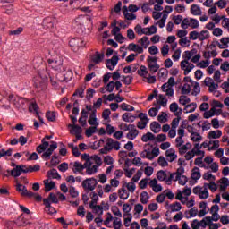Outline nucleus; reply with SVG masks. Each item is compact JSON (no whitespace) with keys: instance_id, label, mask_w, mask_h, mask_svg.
Wrapping results in <instances>:
<instances>
[{"instance_id":"nucleus-1","label":"nucleus","mask_w":229,"mask_h":229,"mask_svg":"<svg viewBox=\"0 0 229 229\" xmlns=\"http://www.w3.org/2000/svg\"><path fill=\"white\" fill-rule=\"evenodd\" d=\"M94 164H100L99 158L92 157L84 164L76 161L73 163L72 171L75 174H82L83 169H86V174H88V176H92V174L98 173V166H92Z\"/></svg>"},{"instance_id":"nucleus-2","label":"nucleus","mask_w":229,"mask_h":229,"mask_svg":"<svg viewBox=\"0 0 229 229\" xmlns=\"http://www.w3.org/2000/svg\"><path fill=\"white\" fill-rule=\"evenodd\" d=\"M178 149L181 155H184V158L186 160H192L196 157V155L203 156V150H201L202 145L195 144L192 148L191 144H179Z\"/></svg>"},{"instance_id":"nucleus-3","label":"nucleus","mask_w":229,"mask_h":229,"mask_svg":"<svg viewBox=\"0 0 229 229\" xmlns=\"http://www.w3.org/2000/svg\"><path fill=\"white\" fill-rule=\"evenodd\" d=\"M58 148V145L56 144H40L39 146L37 147V151L38 153H43L42 154V158L44 160H49L51 158V156L53 155V151Z\"/></svg>"},{"instance_id":"nucleus-4","label":"nucleus","mask_w":229,"mask_h":229,"mask_svg":"<svg viewBox=\"0 0 229 229\" xmlns=\"http://www.w3.org/2000/svg\"><path fill=\"white\" fill-rule=\"evenodd\" d=\"M160 155V148L158 147H153V145H146L145 149L141 152L142 158H148L153 160V158Z\"/></svg>"},{"instance_id":"nucleus-5","label":"nucleus","mask_w":229,"mask_h":229,"mask_svg":"<svg viewBox=\"0 0 229 229\" xmlns=\"http://www.w3.org/2000/svg\"><path fill=\"white\" fill-rule=\"evenodd\" d=\"M185 169L179 167L176 172L173 173L172 182H179V185H185L187 183V176L183 175Z\"/></svg>"},{"instance_id":"nucleus-6","label":"nucleus","mask_w":229,"mask_h":229,"mask_svg":"<svg viewBox=\"0 0 229 229\" xmlns=\"http://www.w3.org/2000/svg\"><path fill=\"white\" fill-rule=\"evenodd\" d=\"M142 174H144V172L142 169H140L137 171L136 174L131 178V182L126 183V188L129 192H135V189H137V182L142 178Z\"/></svg>"},{"instance_id":"nucleus-7","label":"nucleus","mask_w":229,"mask_h":229,"mask_svg":"<svg viewBox=\"0 0 229 229\" xmlns=\"http://www.w3.org/2000/svg\"><path fill=\"white\" fill-rule=\"evenodd\" d=\"M172 176L173 173L164 170H160L157 174V180H159V182H165L166 185H171L173 183Z\"/></svg>"},{"instance_id":"nucleus-8","label":"nucleus","mask_w":229,"mask_h":229,"mask_svg":"<svg viewBox=\"0 0 229 229\" xmlns=\"http://www.w3.org/2000/svg\"><path fill=\"white\" fill-rule=\"evenodd\" d=\"M98 186V180L94 177L88 178L82 181V187L84 191H94Z\"/></svg>"},{"instance_id":"nucleus-9","label":"nucleus","mask_w":229,"mask_h":229,"mask_svg":"<svg viewBox=\"0 0 229 229\" xmlns=\"http://www.w3.org/2000/svg\"><path fill=\"white\" fill-rule=\"evenodd\" d=\"M193 194L199 196V199H207L209 196L208 190L205 185L203 187L196 186L195 188H193Z\"/></svg>"},{"instance_id":"nucleus-10","label":"nucleus","mask_w":229,"mask_h":229,"mask_svg":"<svg viewBox=\"0 0 229 229\" xmlns=\"http://www.w3.org/2000/svg\"><path fill=\"white\" fill-rule=\"evenodd\" d=\"M192 194V190L189 187L183 188V190H178L175 195V199L178 201H183L185 198H189Z\"/></svg>"},{"instance_id":"nucleus-11","label":"nucleus","mask_w":229,"mask_h":229,"mask_svg":"<svg viewBox=\"0 0 229 229\" xmlns=\"http://www.w3.org/2000/svg\"><path fill=\"white\" fill-rule=\"evenodd\" d=\"M204 164L208 165V169H210L212 173H217V171H219V165L214 162V158L210 156L204 158Z\"/></svg>"},{"instance_id":"nucleus-12","label":"nucleus","mask_w":229,"mask_h":229,"mask_svg":"<svg viewBox=\"0 0 229 229\" xmlns=\"http://www.w3.org/2000/svg\"><path fill=\"white\" fill-rule=\"evenodd\" d=\"M208 223H210V218H203L202 220H198V219H194L191 222V228L192 229H205L207 228V225H208Z\"/></svg>"},{"instance_id":"nucleus-13","label":"nucleus","mask_w":229,"mask_h":229,"mask_svg":"<svg viewBox=\"0 0 229 229\" xmlns=\"http://www.w3.org/2000/svg\"><path fill=\"white\" fill-rule=\"evenodd\" d=\"M81 158L82 160H86L85 162H89V160H91V158H98V160L100 161V164L93 163V165H91V167H97V172L99 171V167L103 165V159H101V157H99L98 156L95 155L90 157V155L89 154H82Z\"/></svg>"},{"instance_id":"nucleus-14","label":"nucleus","mask_w":229,"mask_h":229,"mask_svg":"<svg viewBox=\"0 0 229 229\" xmlns=\"http://www.w3.org/2000/svg\"><path fill=\"white\" fill-rule=\"evenodd\" d=\"M16 191L21 192V196H27V198H33V196H35V193L29 191L26 186L21 183L16 184Z\"/></svg>"},{"instance_id":"nucleus-15","label":"nucleus","mask_w":229,"mask_h":229,"mask_svg":"<svg viewBox=\"0 0 229 229\" xmlns=\"http://www.w3.org/2000/svg\"><path fill=\"white\" fill-rule=\"evenodd\" d=\"M14 222L18 228L28 226V225H30V220L24 215L18 216Z\"/></svg>"},{"instance_id":"nucleus-16","label":"nucleus","mask_w":229,"mask_h":229,"mask_svg":"<svg viewBox=\"0 0 229 229\" xmlns=\"http://www.w3.org/2000/svg\"><path fill=\"white\" fill-rule=\"evenodd\" d=\"M181 69L184 71V76H187L194 69V64L189 63L187 60H183L181 62Z\"/></svg>"},{"instance_id":"nucleus-17","label":"nucleus","mask_w":229,"mask_h":229,"mask_svg":"<svg viewBox=\"0 0 229 229\" xmlns=\"http://www.w3.org/2000/svg\"><path fill=\"white\" fill-rule=\"evenodd\" d=\"M24 171H26V165H16L13 170H11V176H13V178H19Z\"/></svg>"},{"instance_id":"nucleus-18","label":"nucleus","mask_w":229,"mask_h":229,"mask_svg":"<svg viewBox=\"0 0 229 229\" xmlns=\"http://www.w3.org/2000/svg\"><path fill=\"white\" fill-rule=\"evenodd\" d=\"M118 62H119V56L114 55L111 59H107L106 61V66L107 67V69H109V71H114Z\"/></svg>"},{"instance_id":"nucleus-19","label":"nucleus","mask_w":229,"mask_h":229,"mask_svg":"<svg viewBox=\"0 0 229 229\" xmlns=\"http://www.w3.org/2000/svg\"><path fill=\"white\" fill-rule=\"evenodd\" d=\"M115 149L116 151H119L121 149L120 144H106L103 148L100 149L101 155H106V153H109V151H112V149Z\"/></svg>"},{"instance_id":"nucleus-20","label":"nucleus","mask_w":229,"mask_h":229,"mask_svg":"<svg viewBox=\"0 0 229 229\" xmlns=\"http://www.w3.org/2000/svg\"><path fill=\"white\" fill-rule=\"evenodd\" d=\"M195 157H199L195 159V165H198V167H201L202 169H208V165L205 164V160L203 161V158L205 157V151H203V155H195Z\"/></svg>"},{"instance_id":"nucleus-21","label":"nucleus","mask_w":229,"mask_h":229,"mask_svg":"<svg viewBox=\"0 0 229 229\" xmlns=\"http://www.w3.org/2000/svg\"><path fill=\"white\" fill-rule=\"evenodd\" d=\"M148 185L154 192H162V184H158V180L151 179Z\"/></svg>"},{"instance_id":"nucleus-22","label":"nucleus","mask_w":229,"mask_h":229,"mask_svg":"<svg viewBox=\"0 0 229 229\" xmlns=\"http://www.w3.org/2000/svg\"><path fill=\"white\" fill-rule=\"evenodd\" d=\"M229 187V179L223 177L218 181V189L221 192H225Z\"/></svg>"},{"instance_id":"nucleus-23","label":"nucleus","mask_w":229,"mask_h":229,"mask_svg":"<svg viewBox=\"0 0 229 229\" xmlns=\"http://www.w3.org/2000/svg\"><path fill=\"white\" fill-rule=\"evenodd\" d=\"M29 142V144H31V142H34L33 140H30L29 138H26L24 136H21L19 139H13L10 140V144H26Z\"/></svg>"},{"instance_id":"nucleus-24","label":"nucleus","mask_w":229,"mask_h":229,"mask_svg":"<svg viewBox=\"0 0 229 229\" xmlns=\"http://www.w3.org/2000/svg\"><path fill=\"white\" fill-rule=\"evenodd\" d=\"M43 203L46 207L45 211L47 214H56V209L53 206H51V201L49 200V199H44Z\"/></svg>"},{"instance_id":"nucleus-25","label":"nucleus","mask_w":229,"mask_h":229,"mask_svg":"<svg viewBox=\"0 0 229 229\" xmlns=\"http://www.w3.org/2000/svg\"><path fill=\"white\" fill-rule=\"evenodd\" d=\"M9 103H13L16 108H20V106L17 103H24V98L15 97L13 94L9 95L8 97Z\"/></svg>"},{"instance_id":"nucleus-26","label":"nucleus","mask_w":229,"mask_h":229,"mask_svg":"<svg viewBox=\"0 0 229 229\" xmlns=\"http://www.w3.org/2000/svg\"><path fill=\"white\" fill-rule=\"evenodd\" d=\"M166 160L168 162H174L176 158H178V155H176V151L173 148L167 149L165 152Z\"/></svg>"},{"instance_id":"nucleus-27","label":"nucleus","mask_w":229,"mask_h":229,"mask_svg":"<svg viewBox=\"0 0 229 229\" xmlns=\"http://www.w3.org/2000/svg\"><path fill=\"white\" fill-rule=\"evenodd\" d=\"M144 206H142V204L138 203L134 205L133 216L135 217V219H139V217H140V214H142Z\"/></svg>"},{"instance_id":"nucleus-28","label":"nucleus","mask_w":229,"mask_h":229,"mask_svg":"<svg viewBox=\"0 0 229 229\" xmlns=\"http://www.w3.org/2000/svg\"><path fill=\"white\" fill-rule=\"evenodd\" d=\"M127 49L129 51H134L138 53L139 55H141V53H144V48L137 44L130 43Z\"/></svg>"},{"instance_id":"nucleus-29","label":"nucleus","mask_w":229,"mask_h":229,"mask_svg":"<svg viewBox=\"0 0 229 229\" xmlns=\"http://www.w3.org/2000/svg\"><path fill=\"white\" fill-rule=\"evenodd\" d=\"M53 18L52 17H47L43 20L42 21V27L45 30H51V28H53V26H55V24L53 23Z\"/></svg>"},{"instance_id":"nucleus-30","label":"nucleus","mask_w":229,"mask_h":229,"mask_svg":"<svg viewBox=\"0 0 229 229\" xmlns=\"http://www.w3.org/2000/svg\"><path fill=\"white\" fill-rule=\"evenodd\" d=\"M104 58H105V54H99V52L97 51L95 55L91 56V61L93 62V64H101Z\"/></svg>"},{"instance_id":"nucleus-31","label":"nucleus","mask_w":229,"mask_h":229,"mask_svg":"<svg viewBox=\"0 0 229 229\" xmlns=\"http://www.w3.org/2000/svg\"><path fill=\"white\" fill-rule=\"evenodd\" d=\"M123 13L127 21H135L137 19V15L128 13V7L126 5L123 7Z\"/></svg>"},{"instance_id":"nucleus-32","label":"nucleus","mask_w":229,"mask_h":229,"mask_svg":"<svg viewBox=\"0 0 229 229\" xmlns=\"http://www.w3.org/2000/svg\"><path fill=\"white\" fill-rule=\"evenodd\" d=\"M89 208L93 210V214L103 216V207L97 204H89Z\"/></svg>"},{"instance_id":"nucleus-33","label":"nucleus","mask_w":229,"mask_h":229,"mask_svg":"<svg viewBox=\"0 0 229 229\" xmlns=\"http://www.w3.org/2000/svg\"><path fill=\"white\" fill-rule=\"evenodd\" d=\"M186 219H192L198 216V208H191L190 210L184 212Z\"/></svg>"},{"instance_id":"nucleus-34","label":"nucleus","mask_w":229,"mask_h":229,"mask_svg":"<svg viewBox=\"0 0 229 229\" xmlns=\"http://www.w3.org/2000/svg\"><path fill=\"white\" fill-rule=\"evenodd\" d=\"M49 65H51L52 69H55V71H62V61H55L53 59L48 60Z\"/></svg>"},{"instance_id":"nucleus-35","label":"nucleus","mask_w":229,"mask_h":229,"mask_svg":"<svg viewBox=\"0 0 229 229\" xmlns=\"http://www.w3.org/2000/svg\"><path fill=\"white\" fill-rule=\"evenodd\" d=\"M201 178V170L199 167H194L191 171V180L198 182Z\"/></svg>"},{"instance_id":"nucleus-36","label":"nucleus","mask_w":229,"mask_h":229,"mask_svg":"<svg viewBox=\"0 0 229 229\" xmlns=\"http://www.w3.org/2000/svg\"><path fill=\"white\" fill-rule=\"evenodd\" d=\"M45 183V191L46 192H49V191L55 189L56 187V183L49 179L44 181Z\"/></svg>"},{"instance_id":"nucleus-37","label":"nucleus","mask_w":229,"mask_h":229,"mask_svg":"<svg viewBox=\"0 0 229 229\" xmlns=\"http://www.w3.org/2000/svg\"><path fill=\"white\" fill-rule=\"evenodd\" d=\"M137 135H139V130H137L134 127V128H131V130H129V132L127 133L126 137L130 140H134L137 138Z\"/></svg>"},{"instance_id":"nucleus-38","label":"nucleus","mask_w":229,"mask_h":229,"mask_svg":"<svg viewBox=\"0 0 229 229\" xmlns=\"http://www.w3.org/2000/svg\"><path fill=\"white\" fill-rule=\"evenodd\" d=\"M133 219V215L131 214H123V225L126 228H130V225L131 224V220Z\"/></svg>"},{"instance_id":"nucleus-39","label":"nucleus","mask_w":229,"mask_h":229,"mask_svg":"<svg viewBox=\"0 0 229 229\" xmlns=\"http://www.w3.org/2000/svg\"><path fill=\"white\" fill-rule=\"evenodd\" d=\"M142 142H155V134L147 132L141 137Z\"/></svg>"},{"instance_id":"nucleus-40","label":"nucleus","mask_w":229,"mask_h":229,"mask_svg":"<svg viewBox=\"0 0 229 229\" xmlns=\"http://www.w3.org/2000/svg\"><path fill=\"white\" fill-rule=\"evenodd\" d=\"M47 176L50 179H55V180H60L62 176L60 174H58V171L56 169H52L47 172Z\"/></svg>"},{"instance_id":"nucleus-41","label":"nucleus","mask_w":229,"mask_h":229,"mask_svg":"<svg viewBox=\"0 0 229 229\" xmlns=\"http://www.w3.org/2000/svg\"><path fill=\"white\" fill-rule=\"evenodd\" d=\"M150 130L153 131V133H159V131L162 130V125H160L158 122H152L150 123Z\"/></svg>"},{"instance_id":"nucleus-42","label":"nucleus","mask_w":229,"mask_h":229,"mask_svg":"<svg viewBox=\"0 0 229 229\" xmlns=\"http://www.w3.org/2000/svg\"><path fill=\"white\" fill-rule=\"evenodd\" d=\"M114 218L115 217H114V216H112L110 213H107V216L106 217V220L104 221L105 226H106L107 228H113L112 221L114 222Z\"/></svg>"},{"instance_id":"nucleus-43","label":"nucleus","mask_w":229,"mask_h":229,"mask_svg":"<svg viewBox=\"0 0 229 229\" xmlns=\"http://www.w3.org/2000/svg\"><path fill=\"white\" fill-rule=\"evenodd\" d=\"M80 44H83V40L80 38H72L69 41V45L71 47H74V49H78V47L81 46Z\"/></svg>"},{"instance_id":"nucleus-44","label":"nucleus","mask_w":229,"mask_h":229,"mask_svg":"<svg viewBox=\"0 0 229 229\" xmlns=\"http://www.w3.org/2000/svg\"><path fill=\"white\" fill-rule=\"evenodd\" d=\"M201 7L198 4H192L191 7V15H201Z\"/></svg>"},{"instance_id":"nucleus-45","label":"nucleus","mask_w":229,"mask_h":229,"mask_svg":"<svg viewBox=\"0 0 229 229\" xmlns=\"http://www.w3.org/2000/svg\"><path fill=\"white\" fill-rule=\"evenodd\" d=\"M221 135H223V132L219 130L211 131L208 132V139H219V137H221Z\"/></svg>"},{"instance_id":"nucleus-46","label":"nucleus","mask_w":229,"mask_h":229,"mask_svg":"<svg viewBox=\"0 0 229 229\" xmlns=\"http://www.w3.org/2000/svg\"><path fill=\"white\" fill-rule=\"evenodd\" d=\"M140 203H142V205H148V203H149V194L148 193V191L141 192Z\"/></svg>"},{"instance_id":"nucleus-47","label":"nucleus","mask_w":229,"mask_h":229,"mask_svg":"<svg viewBox=\"0 0 229 229\" xmlns=\"http://www.w3.org/2000/svg\"><path fill=\"white\" fill-rule=\"evenodd\" d=\"M182 207L180 202H174L169 206V209L171 212H180L182 210Z\"/></svg>"},{"instance_id":"nucleus-48","label":"nucleus","mask_w":229,"mask_h":229,"mask_svg":"<svg viewBox=\"0 0 229 229\" xmlns=\"http://www.w3.org/2000/svg\"><path fill=\"white\" fill-rule=\"evenodd\" d=\"M69 128H72L71 133H74L75 135H80L82 131L81 127L76 124H69Z\"/></svg>"},{"instance_id":"nucleus-49","label":"nucleus","mask_w":229,"mask_h":229,"mask_svg":"<svg viewBox=\"0 0 229 229\" xmlns=\"http://www.w3.org/2000/svg\"><path fill=\"white\" fill-rule=\"evenodd\" d=\"M181 203H182V205H186V207L188 208H191L194 207V205H196V201L194 199L189 200V198H187V197H185V199L181 200Z\"/></svg>"},{"instance_id":"nucleus-50","label":"nucleus","mask_w":229,"mask_h":229,"mask_svg":"<svg viewBox=\"0 0 229 229\" xmlns=\"http://www.w3.org/2000/svg\"><path fill=\"white\" fill-rule=\"evenodd\" d=\"M29 112H30L31 114H35V115H37V114H38V105L36 104V102H31L29 105Z\"/></svg>"},{"instance_id":"nucleus-51","label":"nucleus","mask_w":229,"mask_h":229,"mask_svg":"<svg viewBox=\"0 0 229 229\" xmlns=\"http://www.w3.org/2000/svg\"><path fill=\"white\" fill-rule=\"evenodd\" d=\"M37 171H40V165H35L34 166H31V165L26 166L25 165L24 173H37Z\"/></svg>"},{"instance_id":"nucleus-52","label":"nucleus","mask_w":229,"mask_h":229,"mask_svg":"<svg viewBox=\"0 0 229 229\" xmlns=\"http://www.w3.org/2000/svg\"><path fill=\"white\" fill-rule=\"evenodd\" d=\"M139 42L140 43L141 47H143L144 49H148L150 44L149 38H148L147 36L141 38Z\"/></svg>"},{"instance_id":"nucleus-53","label":"nucleus","mask_w":229,"mask_h":229,"mask_svg":"<svg viewBox=\"0 0 229 229\" xmlns=\"http://www.w3.org/2000/svg\"><path fill=\"white\" fill-rule=\"evenodd\" d=\"M69 148H72V153L73 155V157H80V155H81V150H80V146H77V145H69Z\"/></svg>"},{"instance_id":"nucleus-54","label":"nucleus","mask_w":229,"mask_h":229,"mask_svg":"<svg viewBox=\"0 0 229 229\" xmlns=\"http://www.w3.org/2000/svg\"><path fill=\"white\" fill-rule=\"evenodd\" d=\"M123 171H124V174H125L126 178H131V176H133V174H135V171H137V169L136 168L124 167Z\"/></svg>"},{"instance_id":"nucleus-55","label":"nucleus","mask_w":229,"mask_h":229,"mask_svg":"<svg viewBox=\"0 0 229 229\" xmlns=\"http://www.w3.org/2000/svg\"><path fill=\"white\" fill-rule=\"evenodd\" d=\"M197 106L198 105H196V103L186 105V106L184 107V111L186 112V114H192V112L196 110Z\"/></svg>"},{"instance_id":"nucleus-56","label":"nucleus","mask_w":229,"mask_h":229,"mask_svg":"<svg viewBox=\"0 0 229 229\" xmlns=\"http://www.w3.org/2000/svg\"><path fill=\"white\" fill-rule=\"evenodd\" d=\"M210 38V32L208 30H202L200 33H199V40L200 42H203V40H207V38Z\"/></svg>"},{"instance_id":"nucleus-57","label":"nucleus","mask_w":229,"mask_h":229,"mask_svg":"<svg viewBox=\"0 0 229 229\" xmlns=\"http://www.w3.org/2000/svg\"><path fill=\"white\" fill-rule=\"evenodd\" d=\"M112 225H113V228L121 229L123 226V220H121V218L119 217H114Z\"/></svg>"},{"instance_id":"nucleus-58","label":"nucleus","mask_w":229,"mask_h":229,"mask_svg":"<svg viewBox=\"0 0 229 229\" xmlns=\"http://www.w3.org/2000/svg\"><path fill=\"white\" fill-rule=\"evenodd\" d=\"M204 186L208 191V189L211 190V192H216L217 191V184H216L215 181L209 182V183H204Z\"/></svg>"},{"instance_id":"nucleus-59","label":"nucleus","mask_w":229,"mask_h":229,"mask_svg":"<svg viewBox=\"0 0 229 229\" xmlns=\"http://www.w3.org/2000/svg\"><path fill=\"white\" fill-rule=\"evenodd\" d=\"M204 180H207L208 182H216V175L212 174L211 172H207L203 175Z\"/></svg>"},{"instance_id":"nucleus-60","label":"nucleus","mask_w":229,"mask_h":229,"mask_svg":"<svg viewBox=\"0 0 229 229\" xmlns=\"http://www.w3.org/2000/svg\"><path fill=\"white\" fill-rule=\"evenodd\" d=\"M119 197L120 199H127L130 198V192L125 189L119 190Z\"/></svg>"},{"instance_id":"nucleus-61","label":"nucleus","mask_w":229,"mask_h":229,"mask_svg":"<svg viewBox=\"0 0 229 229\" xmlns=\"http://www.w3.org/2000/svg\"><path fill=\"white\" fill-rule=\"evenodd\" d=\"M179 103L180 105H183L184 106L188 105V103H191V98L185 95H182L179 98Z\"/></svg>"},{"instance_id":"nucleus-62","label":"nucleus","mask_w":229,"mask_h":229,"mask_svg":"<svg viewBox=\"0 0 229 229\" xmlns=\"http://www.w3.org/2000/svg\"><path fill=\"white\" fill-rule=\"evenodd\" d=\"M85 87H81L75 90L72 96H79V98H85Z\"/></svg>"},{"instance_id":"nucleus-63","label":"nucleus","mask_w":229,"mask_h":229,"mask_svg":"<svg viewBox=\"0 0 229 229\" xmlns=\"http://www.w3.org/2000/svg\"><path fill=\"white\" fill-rule=\"evenodd\" d=\"M150 181L151 179L149 178L141 179L139 183L140 189H142V190L146 189L148 187V184H149Z\"/></svg>"},{"instance_id":"nucleus-64","label":"nucleus","mask_w":229,"mask_h":229,"mask_svg":"<svg viewBox=\"0 0 229 229\" xmlns=\"http://www.w3.org/2000/svg\"><path fill=\"white\" fill-rule=\"evenodd\" d=\"M119 128L121 131H130L131 128H135V125L133 124H126V123H121L119 125Z\"/></svg>"}]
</instances>
